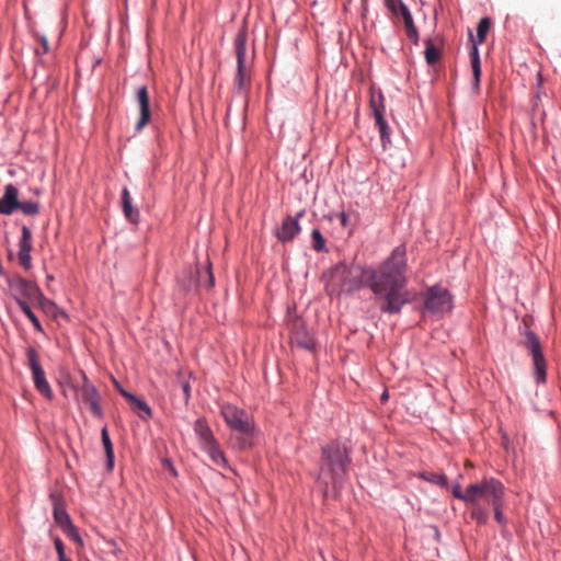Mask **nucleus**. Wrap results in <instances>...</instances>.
<instances>
[{
	"label": "nucleus",
	"mask_w": 561,
	"mask_h": 561,
	"mask_svg": "<svg viewBox=\"0 0 561 561\" xmlns=\"http://www.w3.org/2000/svg\"><path fill=\"white\" fill-rule=\"evenodd\" d=\"M407 259L405 249L397 247L389 259L377 270L360 265L340 263L332 268V286L339 293L351 294L363 286H368L382 302L380 310L385 313H399L408 302L405 287Z\"/></svg>",
	"instance_id": "f257e3e1"
},
{
	"label": "nucleus",
	"mask_w": 561,
	"mask_h": 561,
	"mask_svg": "<svg viewBox=\"0 0 561 561\" xmlns=\"http://www.w3.org/2000/svg\"><path fill=\"white\" fill-rule=\"evenodd\" d=\"M350 463L348 450L344 444L331 442L322 448L318 482L325 496L330 488L336 489L343 483Z\"/></svg>",
	"instance_id": "f03ea898"
},
{
	"label": "nucleus",
	"mask_w": 561,
	"mask_h": 561,
	"mask_svg": "<svg viewBox=\"0 0 561 561\" xmlns=\"http://www.w3.org/2000/svg\"><path fill=\"white\" fill-rule=\"evenodd\" d=\"M504 485L495 478H484L470 484V504L497 505L504 500Z\"/></svg>",
	"instance_id": "7ed1b4c3"
},
{
	"label": "nucleus",
	"mask_w": 561,
	"mask_h": 561,
	"mask_svg": "<svg viewBox=\"0 0 561 561\" xmlns=\"http://www.w3.org/2000/svg\"><path fill=\"white\" fill-rule=\"evenodd\" d=\"M247 39L248 34L244 28L240 30L234 38V53L237 58L236 85L239 93L244 92L250 85V69L247 64Z\"/></svg>",
	"instance_id": "20e7f679"
},
{
	"label": "nucleus",
	"mask_w": 561,
	"mask_h": 561,
	"mask_svg": "<svg viewBox=\"0 0 561 561\" xmlns=\"http://www.w3.org/2000/svg\"><path fill=\"white\" fill-rule=\"evenodd\" d=\"M221 415L230 428L245 436L242 447L250 446L248 438L253 434L254 425L249 414L232 404H225L221 407Z\"/></svg>",
	"instance_id": "39448f33"
},
{
	"label": "nucleus",
	"mask_w": 561,
	"mask_h": 561,
	"mask_svg": "<svg viewBox=\"0 0 561 561\" xmlns=\"http://www.w3.org/2000/svg\"><path fill=\"white\" fill-rule=\"evenodd\" d=\"M26 365L32 373V379L35 389L47 400L54 399V393L49 382L46 379L45 371L39 362V355L33 346H28L26 350Z\"/></svg>",
	"instance_id": "423d86ee"
},
{
	"label": "nucleus",
	"mask_w": 561,
	"mask_h": 561,
	"mask_svg": "<svg viewBox=\"0 0 561 561\" xmlns=\"http://www.w3.org/2000/svg\"><path fill=\"white\" fill-rule=\"evenodd\" d=\"M453 308L451 296L447 289L433 286L427 289L424 299V311L434 316H443Z\"/></svg>",
	"instance_id": "0eeeda50"
},
{
	"label": "nucleus",
	"mask_w": 561,
	"mask_h": 561,
	"mask_svg": "<svg viewBox=\"0 0 561 561\" xmlns=\"http://www.w3.org/2000/svg\"><path fill=\"white\" fill-rule=\"evenodd\" d=\"M10 293L20 307V302H35L37 297H41V289L36 283L27 280L20 276L8 278Z\"/></svg>",
	"instance_id": "6e6552de"
},
{
	"label": "nucleus",
	"mask_w": 561,
	"mask_h": 561,
	"mask_svg": "<svg viewBox=\"0 0 561 561\" xmlns=\"http://www.w3.org/2000/svg\"><path fill=\"white\" fill-rule=\"evenodd\" d=\"M525 337V347L531 354L537 382H545L547 376L546 359L539 340L533 331H527Z\"/></svg>",
	"instance_id": "1a4fd4ad"
},
{
	"label": "nucleus",
	"mask_w": 561,
	"mask_h": 561,
	"mask_svg": "<svg viewBox=\"0 0 561 561\" xmlns=\"http://www.w3.org/2000/svg\"><path fill=\"white\" fill-rule=\"evenodd\" d=\"M370 108L374 113L376 125L379 129L381 140L383 145L387 141H390L389 137V127L387 125V122L385 119L383 113H385V104H383V95L381 92L375 93L373 92L370 95Z\"/></svg>",
	"instance_id": "9d476101"
},
{
	"label": "nucleus",
	"mask_w": 561,
	"mask_h": 561,
	"mask_svg": "<svg viewBox=\"0 0 561 561\" xmlns=\"http://www.w3.org/2000/svg\"><path fill=\"white\" fill-rule=\"evenodd\" d=\"M83 383L79 389L81 400L90 408L91 413L96 417H102L103 412L100 404V394L96 388L83 375Z\"/></svg>",
	"instance_id": "9b49d317"
},
{
	"label": "nucleus",
	"mask_w": 561,
	"mask_h": 561,
	"mask_svg": "<svg viewBox=\"0 0 561 561\" xmlns=\"http://www.w3.org/2000/svg\"><path fill=\"white\" fill-rule=\"evenodd\" d=\"M136 101L139 107V118L136 123V129L140 130L149 124L151 119L149 92L146 85H141L136 90Z\"/></svg>",
	"instance_id": "f8f14e48"
},
{
	"label": "nucleus",
	"mask_w": 561,
	"mask_h": 561,
	"mask_svg": "<svg viewBox=\"0 0 561 561\" xmlns=\"http://www.w3.org/2000/svg\"><path fill=\"white\" fill-rule=\"evenodd\" d=\"M22 237L19 244V262L20 264L30 270L32 267L31 251H32V232L28 227L23 226L21 229Z\"/></svg>",
	"instance_id": "ddd939ff"
},
{
	"label": "nucleus",
	"mask_w": 561,
	"mask_h": 561,
	"mask_svg": "<svg viewBox=\"0 0 561 561\" xmlns=\"http://www.w3.org/2000/svg\"><path fill=\"white\" fill-rule=\"evenodd\" d=\"M304 215V211L298 213L297 218H293L291 216H287L282 226L276 231V237L282 242L291 241L300 231V226L298 224V218Z\"/></svg>",
	"instance_id": "4468645a"
},
{
	"label": "nucleus",
	"mask_w": 561,
	"mask_h": 561,
	"mask_svg": "<svg viewBox=\"0 0 561 561\" xmlns=\"http://www.w3.org/2000/svg\"><path fill=\"white\" fill-rule=\"evenodd\" d=\"M19 205V191L13 184L4 186V194L0 198V214L11 215L18 209Z\"/></svg>",
	"instance_id": "2eb2a0df"
},
{
	"label": "nucleus",
	"mask_w": 561,
	"mask_h": 561,
	"mask_svg": "<svg viewBox=\"0 0 561 561\" xmlns=\"http://www.w3.org/2000/svg\"><path fill=\"white\" fill-rule=\"evenodd\" d=\"M194 432L198 436L202 448L217 442L205 419H198L195 422Z\"/></svg>",
	"instance_id": "dca6fc26"
},
{
	"label": "nucleus",
	"mask_w": 561,
	"mask_h": 561,
	"mask_svg": "<svg viewBox=\"0 0 561 561\" xmlns=\"http://www.w3.org/2000/svg\"><path fill=\"white\" fill-rule=\"evenodd\" d=\"M122 208L126 219L133 224L139 220V210L133 207L131 196L127 187L122 190Z\"/></svg>",
	"instance_id": "f3484780"
},
{
	"label": "nucleus",
	"mask_w": 561,
	"mask_h": 561,
	"mask_svg": "<svg viewBox=\"0 0 561 561\" xmlns=\"http://www.w3.org/2000/svg\"><path fill=\"white\" fill-rule=\"evenodd\" d=\"M39 296L41 297H37L35 302L46 314L51 316L54 318H58L59 316L66 317V313L62 310H60L54 301L46 298L42 291Z\"/></svg>",
	"instance_id": "a211bd4d"
},
{
	"label": "nucleus",
	"mask_w": 561,
	"mask_h": 561,
	"mask_svg": "<svg viewBox=\"0 0 561 561\" xmlns=\"http://www.w3.org/2000/svg\"><path fill=\"white\" fill-rule=\"evenodd\" d=\"M203 449L209 455V457L211 458L213 462L216 466L224 467V468L229 467L227 459L218 445V442H215L211 445H209Z\"/></svg>",
	"instance_id": "6ab92c4d"
},
{
	"label": "nucleus",
	"mask_w": 561,
	"mask_h": 561,
	"mask_svg": "<svg viewBox=\"0 0 561 561\" xmlns=\"http://www.w3.org/2000/svg\"><path fill=\"white\" fill-rule=\"evenodd\" d=\"M54 518L56 524L62 529V531L72 525L70 516L65 511V508L59 504H55L54 506Z\"/></svg>",
	"instance_id": "aec40b11"
},
{
	"label": "nucleus",
	"mask_w": 561,
	"mask_h": 561,
	"mask_svg": "<svg viewBox=\"0 0 561 561\" xmlns=\"http://www.w3.org/2000/svg\"><path fill=\"white\" fill-rule=\"evenodd\" d=\"M424 56L428 65L436 64L440 58V50L434 45L431 38L425 41Z\"/></svg>",
	"instance_id": "412c9836"
},
{
	"label": "nucleus",
	"mask_w": 561,
	"mask_h": 561,
	"mask_svg": "<svg viewBox=\"0 0 561 561\" xmlns=\"http://www.w3.org/2000/svg\"><path fill=\"white\" fill-rule=\"evenodd\" d=\"M131 405L141 420L147 421L152 416L151 408L144 400L136 398Z\"/></svg>",
	"instance_id": "4be33fe9"
},
{
	"label": "nucleus",
	"mask_w": 561,
	"mask_h": 561,
	"mask_svg": "<svg viewBox=\"0 0 561 561\" xmlns=\"http://www.w3.org/2000/svg\"><path fill=\"white\" fill-rule=\"evenodd\" d=\"M197 275H198L197 282L201 286H205L207 288L214 287L215 278H214V275L211 272V266H210L209 262L207 263L205 271H203V272L197 271Z\"/></svg>",
	"instance_id": "5701e85b"
},
{
	"label": "nucleus",
	"mask_w": 561,
	"mask_h": 561,
	"mask_svg": "<svg viewBox=\"0 0 561 561\" xmlns=\"http://www.w3.org/2000/svg\"><path fill=\"white\" fill-rule=\"evenodd\" d=\"M102 443L105 449L106 458H107V466L108 468L113 467V459H114V450H113V444L111 442L108 432L106 427H104L101 432Z\"/></svg>",
	"instance_id": "b1692460"
},
{
	"label": "nucleus",
	"mask_w": 561,
	"mask_h": 561,
	"mask_svg": "<svg viewBox=\"0 0 561 561\" xmlns=\"http://www.w3.org/2000/svg\"><path fill=\"white\" fill-rule=\"evenodd\" d=\"M419 477L425 481H428L440 486L447 485V478L443 473L424 471L420 472Z\"/></svg>",
	"instance_id": "393cba45"
},
{
	"label": "nucleus",
	"mask_w": 561,
	"mask_h": 561,
	"mask_svg": "<svg viewBox=\"0 0 561 561\" xmlns=\"http://www.w3.org/2000/svg\"><path fill=\"white\" fill-rule=\"evenodd\" d=\"M470 59H471V67H472L474 81H476V84H478L480 81V76H481V66H480L479 51H478V48L476 45L472 46V50L470 53Z\"/></svg>",
	"instance_id": "a878e982"
},
{
	"label": "nucleus",
	"mask_w": 561,
	"mask_h": 561,
	"mask_svg": "<svg viewBox=\"0 0 561 561\" xmlns=\"http://www.w3.org/2000/svg\"><path fill=\"white\" fill-rule=\"evenodd\" d=\"M39 204L33 201L20 202L16 210H21L24 215L34 216L39 213Z\"/></svg>",
	"instance_id": "bb28decb"
},
{
	"label": "nucleus",
	"mask_w": 561,
	"mask_h": 561,
	"mask_svg": "<svg viewBox=\"0 0 561 561\" xmlns=\"http://www.w3.org/2000/svg\"><path fill=\"white\" fill-rule=\"evenodd\" d=\"M20 309L28 318V320L32 322V324L34 325L35 330L38 331V332H42L43 331V327H42L38 318L32 311L28 302H20Z\"/></svg>",
	"instance_id": "cd10ccee"
},
{
	"label": "nucleus",
	"mask_w": 561,
	"mask_h": 561,
	"mask_svg": "<svg viewBox=\"0 0 561 561\" xmlns=\"http://www.w3.org/2000/svg\"><path fill=\"white\" fill-rule=\"evenodd\" d=\"M473 506L471 511V518L474 519L478 524L484 525L489 519L488 511L482 507V505L471 504Z\"/></svg>",
	"instance_id": "c85d7f7f"
},
{
	"label": "nucleus",
	"mask_w": 561,
	"mask_h": 561,
	"mask_svg": "<svg viewBox=\"0 0 561 561\" xmlns=\"http://www.w3.org/2000/svg\"><path fill=\"white\" fill-rule=\"evenodd\" d=\"M491 27V20L489 18H482L479 21L478 27H477V37L479 44L484 43L488 32Z\"/></svg>",
	"instance_id": "c756f323"
},
{
	"label": "nucleus",
	"mask_w": 561,
	"mask_h": 561,
	"mask_svg": "<svg viewBox=\"0 0 561 561\" xmlns=\"http://www.w3.org/2000/svg\"><path fill=\"white\" fill-rule=\"evenodd\" d=\"M302 325L301 321L296 319L294 320L293 322V328L291 330L294 331L293 334H294V339L295 341L302 345L304 347L306 348H310L311 347V343L308 342V341H302V337H304V333L299 331V328Z\"/></svg>",
	"instance_id": "7c9ffc66"
},
{
	"label": "nucleus",
	"mask_w": 561,
	"mask_h": 561,
	"mask_svg": "<svg viewBox=\"0 0 561 561\" xmlns=\"http://www.w3.org/2000/svg\"><path fill=\"white\" fill-rule=\"evenodd\" d=\"M312 248L317 252L325 250V240L319 229H313L311 232Z\"/></svg>",
	"instance_id": "2f4dec72"
},
{
	"label": "nucleus",
	"mask_w": 561,
	"mask_h": 561,
	"mask_svg": "<svg viewBox=\"0 0 561 561\" xmlns=\"http://www.w3.org/2000/svg\"><path fill=\"white\" fill-rule=\"evenodd\" d=\"M453 495L468 504H470V484L465 491L461 490L460 485L457 484L453 488Z\"/></svg>",
	"instance_id": "473e14b6"
},
{
	"label": "nucleus",
	"mask_w": 561,
	"mask_h": 561,
	"mask_svg": "<svg viewBox=\"0 0 561 561\" xmlns=\"http://www.w3.org/2000/svg\"><path fill=\"white\" fill-rule=\"evenodd\" d=\"M64 533L72 540L75 541L79 547H83V540L77 529V527L72 524L67 529L64 530Z\"/></svg>",
	"instance_id": "72a5a7b5"
},
{
	"label": "nucleus",
	"mask_w": 561,
	"mask_h": 561,
	"mask_svg": "<svg viewBox=\"0 0 561 561\" xmlns=\"http://www.w3.org/2000/svg\"><path fill=\"white\" fill-rule=\"evenodd\" d=\"M385 4L396 15H399L402 7H405L401 0H385Z\"/></svg>",
	"instance_id": "f704fd0d"
},
{
	"label": "nucleus",
	"mask_w": 561,
	"mask_h": 561,
	"mask_svg": "<svg viewBox=\"0 0 561 561\" xmlns=\"http://www.w3.org/2000/svg\"><path fill=\"white\" fill-rule=\"evenodd\" d=\"M404 26L407 31V35L410 39L416 41L417 39V31L413 23V18H411L408 21H404Z\"/></svg>",
	"instance_id": "c9c22d12"
},
{
	"label": "nucleus",
	"mask_w": 561,
	"mask_h": 561,
	"mask_svg": "<svg viewBox=\"0 0 561 561\" xmlns=\"http://www.w3.org/2000/svg\"><path fill=\"white\" fill-rule=\"evenodd\" d=\"M54 545H55V549H56V552L58 556V560L67 559L68 557L66 556L65 546H64V542L61 541V539L56 537L54 539Z\"/></svg>",
	"instance_id": "e433bc0d"
},
{
	"label": "nucleus",
	"mask_w": 561,
	"mask_h": 561,
	"mask_svg": "<svg viewBox=\"0 0 561 561\" xmlns=\"http://www.w3.org/2000/svg\"><path fill=\"white\" fill-rule=\"evenodd\" d=\"M503 502H504V500L500 501L497 505H491L494 511V518L500 524H502L503 519H504L503 513H502Z\"/></svg>",
	"instance_id": "4c0bfd02"
},
{
	"label": "nucleus",
	"mask_w": 561,
	"mask_h": 561,
	"mask_svg": "<svg viewBox=\"0 0 561 561\" xmlns=\"http://www.w3.org/2000/svg\"><path fill=\"white\" fill-rule=\"evenodd\" d=\"M399 14L402 16L403 22L408 21L412 18L411 12L409 11L407 5L401 8V11L399 12Z\"/></svg>",
	"instance_id": "58836bf2"
},
{
	"label": "nucleus",
	"mask_w": 561,
	"mask_h": 561,
	"mask_svg": "<svg viewBox=\"0 0 561 561\" xmlns=\"http://www.w3.org/2000/svg\"><path fill=\"white\" fill-rule=\"evenodd\" d=\"M121 394L131 404L134 401H136V396H134L133 393L126 391V390H121Z\"/></svg>",
	"instance_id": "ea45409f"
},
{
	"label": "nucleus",
	"mask_w": 561,
	"mask_h": 561,
	"mask_svg": "<svg viewBox=\"0 0 561 561\" xmlns=\"http://www.w3.org/2000/svg\"><path fill=\"white\" fill-rule=\"evenodd\" d=\"M39 42L42 44V54H46L49 49L47 38L45 36H41Z\"/></svg>",
	"instance_id": "a19ab883"
},
{
	"label": "nucleus",
	"mask_w": 561,
	"mask_h": 561,
	"mask_svg": "<svg viewBox=\"0 0 561 561\" xmlns=\"http://www.w3.org/2000/svg\"><path fill=\"white\" fill-rule=\"evenodd\" d=\"M182 388H183V392H184V396H185V401H188L190 399V396H191V386L188 382H183L182 385Z\"/></svg>",
	"instance_id": "79ce46f5"
},
{
	"label": "nucleus",
	"mask_w": 561,
	"mask_h": 561,
	"mask_svg": "<svg viewBox=\"0 0 561 561\" xmlns=\"http://www.w3.org/2000/svg\"><path fill=\"white\" fill-rule=\"evenodd\" d=\"M339 218H340L341 225L346 228L348 226V215L346 213H341L339 215Z\"/></svg>",
	"instance_id": "37998d69"
},
{
	"label": "nucleus",
	"mask_w": 561,
	"mask_h": 561,
	"mask_svg": "<svg viewBox=\"0 0 561 561\" xmlns=\"http://www.w3.org/2000/svg\"><path fill=\"white\" fill-rule=\"evenodd\" d=\"M115 387H116V389L118 390V392H119V393H121V390H124V389L119 386V383H118L117 381H115Z\"/></svg>",
	"instance_id": "c03bdc74"
},
{
	"label": "nucleus",
	"mask_w": 561,
	"mask_h": 561,
	"mask_svg": "<svg viewBox=\"0 0 561 561\" xmlns=\"http://www.w3.org/2000/svg\"><path fill=\"white\" fill-rule=\"evenodd\" d=\"M387 398H388V393L383 392L382 396H381V400L385 401Z\"/></svg>",
	"instance_id": "a18cd8bd"
},
{
	"label": "nucleus",
	"mask_w": 561,
	"mask_h": 561,
	"mask_svg": "<svg viewBox=\"0 0 561 561\" xmlns=\"http://www.w3.org/2000/svg\"><path fill=\"white\" fill-rule=\"evenodd\" d=\"M47 279H48V280H54V276H53V275H48V276H47Z\"/></svg>",
	"instance_id": "49530a36"
},
{
	"label": "nucleus",
	"mask_w": 561,
	"mask_h": 561,
	"mask_svg": "<svg viewBox=\"0 0 561 561\" xmlns=\"http://www.w3.org/2000/svg\"><path fill=\"white\" fill-rule=\"evenodd\" d=\"M58 561H71V559L67 558V559H61V560H58Z\"/></svg>",
	"instance_id": "de8ad7c7"
}]
</instances>
